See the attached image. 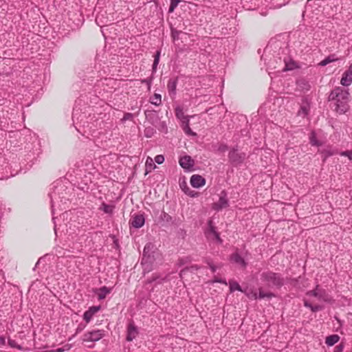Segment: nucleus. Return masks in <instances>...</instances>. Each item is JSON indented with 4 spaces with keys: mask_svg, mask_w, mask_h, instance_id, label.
<instances>
[{
    "mask_svg": "<svg viewBox=\"0 0 352 352\" xmlns=\"http://www.w3.org/2000/svg\"><path fill=\"white\" fill-rule=\"evenodd\" d=\"M340 83L342 85L345 87L349 86L352 83V63L343 73Z\"/></svg>",
    "mask_w": 352,
    "mask_h": 352,
    "instance_id": "nucleus-7",
    "label": "nucleus"
},
{
    "mask_svg": "<svg viewBox=\"0 0 352 352\" xmlns=\"http://www.w3.org/2000/svg\"><path fill=\"white\" fill-rule=\"evenodd\" d=\"M162 219L166 222L172 221V217L166 212H163V214H162Z\"/></svg>",
    "mask_w": 352,
    "mask_h": 352,
    "instance_id": "nucleus-41",
    "label": "nucleus"
},
{
    "mask_svg": "<svg viewBox=\"0 0 352 352\" xmlns=\"http://www.w3.org/2000/svg\"><path fill=\"white\" fill-rule=\"evenodd\" d=\"M175 112L176 118L180 120L182 123L189 122L188 116L184 115L183 108L182 107L177 106L175 109Z\"/></svg>",
    "mask_w": 352,
    "mask_h": 352,
    "instance_id": "nucleus-17",
    "label": "nucleus"
},
{
    "mask_svg": "<svg viewBox=\"0 0 352 352\" xmlns=\"http://www.w3.org/2000/svg\"><path fill=\"white\" fill-rule=\"evenodd\" d=\"M150 245H151V244H150V243L146 244V245H145L144 249V253H145V252H146V250H148L149 249Z\"/></svg>",
    "mask_w": 352,
    "mask_h": 352,
    "instance_id": "nucleus-48",
    "label": "nucleus"
},
{
    "mask_svg": "<svg viewBox=\"0 0 352 352\" xmlns=\"http://www.w3.org/2000/svg\"><path fill=\"white\" fill-rule=\"evenodd\" d=\"M145 219L143 214H136L132 217L131 225L135 228H140L144 224Z\"/></svg>",
    "mask_w": 352,
    "mask_h": 352,
    "instance_id": "nucleus-12",
    "label": "nucleus"
},
{
    "mask_svg": "<svg viewBox=\"0 0 352 352\" xmlns=\"http://www.w3.org/2000/svg\"><path fill=\"white\" fill-rule=\"evenodd\" d=\"M340 337L338 335H331L326 338V344L328 346H333L338 342Z\"/></svg>",
    "mask_w": 352,
    "mask_h": 352,
    "instance_id": "nucleus-25",
    "label": "nucleus"
},
{
    "mask_svg": "<svg viewBox=\"0 0 352 352\" xmlns=\"http://www.w3.org/2000/svg\"><path fill=\"white\" fill-rule=\"evenodd\" d=\"M49 195L51 199L52 212V214H54L55 206L56 204L58 205L59 199H60V197L59 196V192L58 191L57 188H56V189H54L53 192H50L49 194Z\"/></svg>",
    "mask_w": 352,
    "mask_h": 352,
    "instance_id": "nucleus-13",
    "label": "nucleus"
},
{
    "mask_svg": "<svg viewBox=\"0 0 352 352\" xmlns=\"http://www.w3.org/2000/svg\"><path fill=\"white\" fill-rule=\"evenodd\" d=\"M230 261L232 263H236L243 268H245L247 265V263L243 258H242L241 255H239V254L237 252H235L230 256Z\"/></svg>",
    "mask_w": 352,
    "mask_h": 352,
    "instance_id": "nucleus-15",
    "label": "nucleus"
},
{
    "mask_svg": "<svg viewBox=\"0 0 352 352\" xmlns=\"http://www.w3.org/2000/svg\"><path fill=\"white\" fill-rule=\"evenodd\" d=\"M138 335V329L135 324L131 322L128 324L126 331V340L131 342Z\"/></svg>",
    "mask_w": 352,
    "mask_h": 352,
    "instance_id": "nucleus-9",
    "label": "nucleus"
},
{
    "mask_svg": "<svg viewBox=\"0 0 352 352\" xmlns=\"http://www.w3.org/2000/svg\"><path fill=\"white\" fill-rule=\"evenodd\" d=\"M160 51H157L154 56V61L153 64V70L155 72L157 69V65L160 62Z\"/></svg>",
    "mask_w": 352,
    "mask_h": 352,
    "instance_id": "nucleus-33",
    "label": "nucleus"
},
{
    "mask_svg": "<svg viewBox=\"0 0 352 352\" xmlns=\"http://www.w3.org/2000/svg\"><path fill=\"white\" fill-rule=\"evenodd\" d=\"M261 279L270 288H280L284 285L282 275L270 270L263 272Z\"/></svg>",
    "mask_w": 352,
    "mask_h": 352,
    "instance_id": "nucleus-2",
    "label": "nucleus"
},
{
    "mask_svg": "<svg viewBox=\"0 0 352 352\" xmlns=\"http://www.w3.org/2000/svg\"><path fill=\"white\" fill-rule=\"evenodd\" d=\"M145 166H146V174L151 172L153 170H154L156 168V166L154 164L153 159L150 157H148L146 158Z\"/></svg>",
    "mask_w": 352,
    "mask_h": 352,
    "instance_id": "nucleus-21",
    "label": "nucleus"
},
{
    "mask_svg": "<svg viewBox=\"0 0 352 352\" xmlns=\"http://www.w3.org/2000/svg\"><path fill=\"white\" fill-rule=\"evenodd\" d=\"M110 292H111V289H109L105 286L100 287L98 289V298L100 300L105 298L106 296H107V294H109Z\"/></svg>",
    "mask_w": 352,
    "mask_h": 352,
    "instance_id": "nucleus-22",
    "label": "nucleus"
},
{
    "mask_svg": "<svg viewBox=\"0 0 352 352\" xmlns=\"http://www.w3.org/2000/svg\"><path fill=\"white\" fill-rule=\"evenodd\" d=\"M100 306H92L89 307V309L84 313L83 319L86 321V322H89L94 315L96 314L100 310Z\"/></svg>",
    "mask_w": 352,
    "mask_h": 352,
    "instance_id": "nucleus-14",
    "label": "nucleus"
},
{
    "mask_svg": "<svg viewBox=\"0 0 352 352\" xmlns=\"http://www.w3.org/2000/svg\"><path fill=\"white\" fill-rule=\"evenodd\" d=\"M306 295L307 296L316 297L319 301L328 302L330 300L326 291L320 288L318 285H316L314 289L308 291Z\"/></svg>",
    "mask_w": 352,
    "mask_h": 352,
    "instance_id": "nucleus-4",
    "label": "nucleus"
},
{
    "mask_svg": "<svg viewBox=\"0 0 352 352\" xmlns=\"http://www.w3.org/2000/svg\"><path fill=\"white\" fill-rule=\"evenodd\" d=\"M155 161L156 163L159 164H162L164 161V157L162 155H157L155 157Z\"/></svg>",
    "mask_w": 352,
    "mask_h": 352,
    "instance_id": "nucleus-42",
    "label": "nucleus"
},
{
    "mask_svg": "<svg viewBox=\"0 0 352 352\" xmlns=\"http://www.w3.org/2000/svg\"><path fill=\"white\" fill-rule=\"evenodd\" d=\"M113 208L114 207L111 205L103 203L100 207V209L102 210L107 214H111L113 212Z\"/></svg>",
    "mask_w": 352,
    "mask_h": 352,
    "instance_id": "nucleus-31",
    "label": "nucleus"
},
{
    "mask_svg": "<svg viewBox=\"0 0 352 352\" xmlns=\"http://www.w3.org/2000/svg\"><path fill=\"white\" fill-rule=\"evenodd\" d=\"M228 146L223 143L218 144V145L217 146V151L220 153H224L226 151H228Z\"/></svg>",
    "mask_w": 352,
    "mask_h": 352,
    "instance_id": "nucleus-36",
    "label": "nucleus"
},
{
    "mask_svg": "<svg viewBox=\"0 0 352 352\" xmlns=\"http://www.w3.org/2000/svg\"><path fill=\"white\" fill-rule=\"evenodd\" d=\"M155 133V130L152 127H147L144 130V135L147 138H151Z\"/></svg>",
    "mask_w": 352,
    "mask_h": 352,
    "instance_id": "nucleus-37",
    "label": "nucleus"
},
{
    "mask_svg": "<svg viewBox=\"0 0 352 352\" xmlns=\"http://www.w3.org/2000/svg\"><path fill=\"white\" fill-rule=\"evenodd\" d=\"M76 116V111H74V112L73 113V116H72L73 120H74V118H75Z\"/></svg>",
    "mask_w": 352,
    "mask_h": 352,
    "instance_id": "nucleus-49",
    "label": "nucleus"
},
{
    "mask_svg": "<svg viewBox=\"0 0 352 352\" xmlns=\"http://www.w3.org/2000/svg\"><path fill=\"white\" fill-rule=\"evenodd\" d=\"M200 268L199 266L197 265H192L190 266V267H186L183 270H181L180 273H179V276L181 277H182V276L186 273V272H187L188 270H197Z\"/></svg>",
    "mask_w": 352,
    "mask_h": 352,
    "instance_id": "nucleus-34",
    "label": "nucleus"
},
{
    "mask_svg": "<svg viewBox=\"0 0 352 352\" xmlns=\"http://www.w3.org/2000/svg\"><path fill=\"white\" fill-rule=\"evenodd\" d=\"M274 296H275V295L272 292H265L262 289V288H260L258 289V299H263L265 298H271Z\"/></svg>",
    "mask_w": 352,
    "mask_h": 352,
    "instance_id": "nucleus-26",
    "label": "nucleus"
},
{
    "mask_svg": "<svg viewBox=\"0 0 352 352\" xmlns=\"http://www.w3.org/2000/svg\"><path fill=\"white\" fill-rule=\"evenodd\" d=\"M284 67L282 69L283 71L292 70L296 67V63L294 61L288 62L286 58H284Z\"/></svg>",
    "mask_w": 352,
    "mask_h": 352,
    "instance_id": "nucleus-27",
    "label": "nucleus"
},
{
    "mask_svg": "<svg viewBox=\"0 0 352 352\" xmlns=\"http://www.w3.org/2000/svg\"><path fill=\"white\" fill-rule=\"evenodd\" d=\"M104 336V331L102 329L93 330L88 331L83 335L82 341L85 342H95Z\"/></svg>",
    "mask_w": 352,
    "mask_h": 352,
    "instance_id": "nucleus-5",
    "label": "nucleus"
},
{
    "mask_svg": "<svg viewBox=\"0 0 352 352\" xmlns=\"http://www.w3.org/2000/svg\"><path fill=\"white\" fill-rule=\"evenodd\" d=\"M229 286H230V290L231 292H233L236 290L241 292H245V290H243L236 281L230 280Z\"/></svg>",
    "mask_w": 352,
    "mask_h": 352,
    "instance_id": "nucleus-23",
    "label": "nucleus"
},
{
    "mask_svg": "<svg viewBox=\"0 0 352 352\" xmlns=\"http://www.w3.org/2000/svg\"><path fill=\"white\" fill-rule=\"evenodd\" d=\"M338 60H340V58L338 57H337L336 54H331L329 55L328 56H327L321 62H320L319 65L322 66V67H324V66H326V65H327L328 64H329L331 63L337 61Z\"/></svg>",
    "mask_w": 352,
    "mask_h": 352,
    "instance_id": "nucleus-18",
    "label": "nucleus"
},
{
    "mask_svg": "<svg viewBox=\"0 0 352 352\" xmlns=\"http://www.w3.org/2000/svg\"><path fill=\"white\" fill-rule=\"evenodd\" d=\"M329 100L334 102L337 112L344 113L349 109V93L341 87H336L330 93Z\"/></svg>",
    "mask_w": 352,
    "mask_h": 352,
    "instance_id": "nucleus-1",
    "label": "nucleus"
},
{
    "mask_svg": "<svg viewBox=\"0 0 352 352\" xmlns=\"http://www.w3.org/2000/svg\"><path fill=\"white\" fill-rule=\"evenodd\" d=\"M342 156L347 157L350 161H352V150L351 151H345L340 153Z\"/></svg>",
    "mask_w": 352,
    "mask_h": 352,
    "instance_id": "nucleus-39",
    "label": "nucleus"
},
{
    "mask_svg": "<svg viewBox=\"0 0 352 352\" xmlns=\"http://www.w3.org/2000/svg\"><path fill=\"white\" fill-rule=\"evenodd\" d=\"M303 302H304V306L307 307V308H309L311 310L312 312H317L318 311H320V310L323 309V308H324V307L322 305H313L307 299H304Z\"/></svg>",
    "mask_w": 352,
    "mask_h": 352,
    "instance_id": "nucleus-19",
    "label": "nucleus"
},
{
    "mask_svg": "<svg viewBox=\"0 0 352 352\" xmlns=\"http://www.w3.org/2000/svg\"><path fill=\"white\" fill-rule=\"evenodd\" d=\"M204 262L208 265L209 268L213 273H214L217 269L221 268L223 265L221 263H219L218 265H214L212 263V259L210 258H206L204 259Z\"/></svg>",
    "mask_w": 352,
    "mask_h": 352,
    "instance_id": "nucleus-20",
    "label": "nucleus"
},
{
    "mask_svg": "<svg viewBox=\"0 0 352 352\" xmlns=\"http://www.w3.org/2000/svg\"><path fill=\"white\" fill-rule=\"evenodd\" d=\"M182 128L186 134L192 136L196 135V133L191 130L189 126V122L182 123Z\"/></svg>",
    "mask_w": 352,
    "mask_h": 352,
    "instance_id": "nucleus-29",
    "label": "nucleus"
},
{
    "mask_svg": "<svg viewBox=\"0 0 352 352\" xmlns=\"http://www.w3.org/2000/svg\"><path fill=\"white\" fill-rule=\"evenodd\" d=\"M180 166L188 170H190L194 166V160L188 155H185L179 159Z\"/></svg>",
    "mask_w": 352,
    "mask_h": 352,
    "instance_id": "nucleus-10",
    "label": "nucleus"
},
{
    "mask_svg": "<svg viewBox=\"0 0 352 352\" xmlns=\"http://www.w3.org/2000/svg\"><path fill=\"white\" fill-rule=\"evenodd\" d=\"M206 234L208 238L215 239L219 243H221L223 241L220 238L219 234L216 231L215 228L212 225L211 221H209L208 228Z\"/></svg>",
    "mask_w": 352,
    "mask_h": 352,
    "instance_id": "nucleus-8",
    "label": "nucleus"
},
{
    "mask_svg": "<svg viewBox=\"0 0 352 352\" xmlns=\"http://www.w3.org/2000/svg\"><path fill=\"white\" fill-rule=\"evenodd\" d=\"M212 283H219L227 285V282L225 279L219 278L217 277H214V278L212 280Z\"/></svg>",
    "mask_w": 352,
    "mask_h": 352,
    "instance_id": "nucleus-43",
    "label": "nucleus"
},
{
    "mask_svg": "<svg viewBox=\"0 0 352 352\" xmlns=\"http://www.w3.org/2000/svg\"><path fill=\"white\" fill-rule=\"evenodd\" d=\"M308 113V108L307 106H301L299 111H298V114L299 115H302L303 116L307 115Z\"/></svg>",
    "mask_w": 352,
    "mask_h": 352,
    "instance_id": "nucleus-38",
    "label": "nucleus"
},
{
    "mask_svg": "<svg viewBox=\"0 0 352 352\" xmlns=\"http://www.w3.org/2000/svg\"><path fill=\"white\" fill-rule=\"evenodd\" d=\"M84 326H81V325H79L77 329H76V334L80 333L81 331H82V329H84Z\"/></svg>",
    "mask_w": 352,
    "mask_h": 352,
    "instance_id": "nucleus-46",
    "label": "nucleus"
},
{
    "mask_svg": "<svg viewBox=\"0 0 352 352\" xmlns=\"http://www.w3.org/2000/svg\"><path fill=\"white\" fill-rule=\"evenodd\" d=\"M188 257H185V258H182L179 260V265H184L185 263H186L188 261Z\"/></svg>",
    "mask_w": 352,
    "mask_h": 352,
    "instance_id": "nucleus-44",
    "label": "nucleus"
},
{
    "mask_svg": "<svg viewBox=\"0 0 352 352\" xmlns=\"http://www.w3.org/2000/svg\"><path fill=\"white\" fill-rule=\"evenodd\" d=\"M177 85V78H170L167 85V89L169 93V95L171 97H173L176 94V87Z\"/></svg>",
    "mask_w": 352,
    "mask_h": 352,
    "instance_id": "nucleus-16",
    "label": "nucleus"
},
{
    "mask_svg": "<svg viewBox=\"0 0 352 352\" xmlns=\"http://www.w3.org/2000/svg\"><path fill=\"white\" fill-rule=\"evenodd\" d=\"M149 101L153 105L160 106L162 104V96L160 94L155 93L150 98Z\"/></svg>",
    "mask_w": 352,
    "mask_h": 352,
    "instance_id": "nucleus-24",
    "label": "nucleus"
},
{
    "mask_svg": "<svg viewBox=\"0 0 352 352\" xmlns=\"http://www.w3.org/2000/svg\"><path fill=\"white\" fill-rule=\"evenodd\" d=\"M206 179L199 175H193L190 178V184L194 188H200L204 186Z\"/></svg>",
    "mask_w": 352,
    "mask_h": 352,
    "instance_id": "nucleus-11",
    "label": "nucleus"
},
{
    "mask_svg": "<svg viewBox=\"0 0 352 352\" xmlns=\"http://www.w3.org/2000/svg\"><path fill=\"white\" fill-rule=\"evenodd\" d=\"M246 296L250 298V299H252V300H256L258 298V294L256 292H254L253 290H251V291H249L248 292L247 290H245V292H243Z\"/></svg>",
    "mask_w": 352,
    "mask_h": 352,
    "instance_id": "nucleus-32",
    "label": "nucleus"
},
{
    "mask_svg": "<svg viewBox=\"0 0 352 352\" xmlns=\"http://www.w3.org/2000/svg\"><path fill=\"white\" fill-rule=\"evenodd\" d=\"M321 153L324 157V160H325L328 157H330L337 153V151L331 148H328L321 151Z\"/></svg>",
    "mask_w": 352,
    "mask_h": 352,
    "instance_id": "nucleus-28",
    "label": "nucleus"
},
{
    "mask_svg": "<svg viewBox=\"0 0 352 352\" xmlns=\"http://www.w3.org/2000/svg\"><path fill=\"white\" fill-rule=\"evenodd\" d=\"M246 157V154L243 152H239L237 149L233 148L228 153L230 162L234 166L241 164Z\"/></svg>",
    "mask_w": 352,
    "mask_h": 352,
    "instance_id": "nucleus-3",
    "label": "nucleus"
},
{
    "mask_svg": "<svg viewBox=\"0 0 352 352\" xmlns=\"http://www.w3.org/2000/svg\"><path fill=\"white\" fill-rule=\"evenodd\" d=\"M310 144L312 146H320L321 143L317 140L316 133L314 131H312L310 134L309 137Z\"/></svg>",
    "mask_w": 352,
    "mask_h": 352,
    "instance_id": "nucleus-30",
    "label": "nucleus"
},
{
    "mask_svg": "<svg viewBox=\"0 0 352 352\" xmlns=\"http://www.w3.org/2000/svg\"><path fill=\"white\" fill-rule=\"evenodd\" d=\"M1 342L2 343H4L5 342V339L3 338H1Z\"/></svg>",
    "mask_w": 352,
    "mask_h": 352,
    "instance_id": "nucleus-50",
    "label": "nucleus"
},
{
    "mask_svg": "<svg viewBox=\"0 0 352 352\" xmlns=\"http://www.w3.org/2000/svg\"><path fill=\"white\" fill-rule=\"evenodd\" d=\"M179 1V0H170V5L169 6L168 12H173L178 6Z\"/></svg>",
    "mask_w": 352,
    "mask_h": 352,
    "instance_id": "nucleus-35",
    "label": "nucleus"
},
{
    "mask_svg": "<svg viewBox=\"0 0 352 352\" xmlns=\"http://www.w3.org/2000/svg\"><path fill=\"white\" fill-rule=\"evenodd\" d=\"M133 118V115L131 113H125L122 121L125 122L126 120H131Z\"/></svg>",
    "mask_w": 352,
    "mask_h": 352,
    "instance_id": "nucleus-40",
    "label": "nucleus"
},
{
    "mask_svg": "<svg viewBox=\"0 0 352 352\" xmlns=\"http://www.w3.org/2000/svg\"><path fill=\"white\" fill-rule=\"evenodd\" d=\"M228 206L229 204L228 200L227 199V194L225 191H222L219 201L213 204V209L219 211L228 207Z\"/></svg>",
    "mask_w": 352,
    "mask_h": 352,
    "instance_id": "nucleus-6",
    "label": "nucleus"
},
{
    "mask_svg": "<svg viewBox=\"0 0 352 352\" xmlns=\"http://www.w3.org/2000/svg\"><path fill=\"white\" fill-rule=\"evenodd\" d=\"M343 349V346L342 345H339L336 346V351L337 352H342Z\"/></svg>",
    "mask_w": 352,
    "mask_h": 352,
    "instance_id": "nucleus-47",
    "label": "nucleus"
},
{
    "mask_svg": "<svg viewBox=\"0 0 352 352\" xmlns=\"http://www.w3.org/2000/svg\"><path fill=\"white\" fill-rule=\"evenodd\" d=\"M9 344L12 346V347H15V348H18V349H20V346H16L15 344H14V341H12V340H9Z\"/></svg>",
    "mask_w": 352,
    "mask_h": 352,
    "instance_id": "nucleus-45",
    "label": "nucleus"
}]
</instances>
